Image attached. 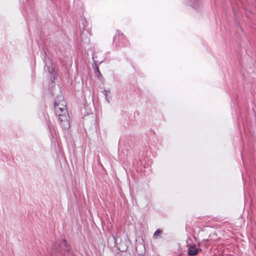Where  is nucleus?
Returning a JSON list of instances; mask_svg holds the SVG:
<instances>
[{
	"label": "nucleus",
	"mask_w": 256,
	"mask_h": 256,
	"mask_svg": "<svg viewBox=\"0 0 256 256\" xmlns=\"http://www.w3.org/2000/svg\"><path fill=\"white\" fill-rule=\"evenodd\" d=\"M54 110L56 114L58 116L60 121L68 120V114L66 108L65 102L62 100L60 103L55 102Z\"/></svg>",
	"instance_id": "f257e3e1"
},
{
	"label": "nucleus",
	"mask_w": 256,
	"mask_h": 256,
	"mask_svg": "<svg viewBox=\"0 0 256 256\" xmlns=\"http://www.w3.org/2000/svg\"><path fill=\"white\" fill-rule=\"evenodd\" d=\"M64 244L66 245L67 244L66 242V241H64Z\"/></svg>",
	"instance_id": "423d86ee"
},
{
	"label": "nucleus",
	"mask_w": 256,
	"mask_h": 256,
	"mask_svg": "<svg viewBox=\"0 0 256 256\" xmlns=\"http://www.w3.org/2000/svg\"><path fill=\"white\" fill-rule=\"evenodd\" d=\"M160 234H161V230H158L155 232L154 236L157 237L158 236H160Z\"/></svg>",
	"instance_id": "20e7f679"
},
{
	"label": "nucleus",
	"mask_w": 256,
	"mask_h": 256,
	"mask_svg": "<svg viewBox=\"0 0 256 256\" xmlns=\"http://www.w3.org/2000/svg\"><path fill=\"white\" fill-rule=\"evenodd\" d=\"M110 90H104V94L105 95L106 98L108 100V95L110 94Z\"/></svg>",
	"instance_id": "7ed1b4c3"
},
{
	"label": "nucleus",
	"mask_w": 256,
	"mask_h": 256,
	"mask_svg": "<svg viewBox=\"0 0 256 256\" xmlns=\"http://www.w3.org/2000/svg\"><path fill=\"white\" fill-rule=\"evenodd\" d=\"M198 253V249L194 246H191L188 248V254L190 256H195Z\"/></svg>",
	"instance_id": "f03ea898"
},
{
	"label": "nucleus",
	"mask_w": 256,
	"mask_h": 256,
	"mask_svg": "<svg viewBox=\"0 0 256 256\" xmlns=\"http://www.w3.org/2000/svg\"><path fill=\"white\" fill-rule=\"evenodd\" d=\"M96 73H98V74H100V70H99L98 68H96Z\"/></svg>",
	"instance_id": "39448f33"
}]
</instances>
